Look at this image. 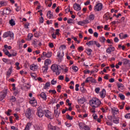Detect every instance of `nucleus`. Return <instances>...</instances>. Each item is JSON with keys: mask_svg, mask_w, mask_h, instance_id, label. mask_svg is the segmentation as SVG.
<instances>
[{"mask_svg": "<svg viewBox=\"0 0 130 130\" xmlns=\"http://www.w3.org/2000/svg\"><path fill=\"white\" fill-rule=\"evenodd\" d=\"M89 104L92 108H98L101 105V101L97 98H92L89 100Z\"/></svg>", "mask_w": 130, "mask_h": 130, "instance_id": "obj_1", "label": "nucleus"}, {"mask_svg": "<svg viewBox=\"0 0 130 130\" xmlns=\"http://www.w3.org/2000/svg\"><path fill=\"white\" fill-rule=\"evenodd\" d=\"M51 69L53 73H55V75H56V76H58V75L60 74L61 70L59 69V66L56 64H54L52 65Z\"/></svg>", "mask_w": 130, "mask_h": 130, "instance_id": "obj_2", "label": "nucleus"}, {"mask_svg": "<svg viewBox=\"0 0 130 130\" xmlns=\"http://www.w3.org/2000/svg\"><path fill=\"white\" fill-rule=\"evenodd\" d=\"M33 114H34V112H33V110L30 108H28L26 109L25 111V116L28 119H31L32 117H33Z\"/></svg>", "mask_w": 130, "mask_h": 130, "instance_id": "obj_3", "label": "nucleus"}, {"mask_svg": "<svg viewBox=\"0 0 130 130\" xmlns=\"http://www.w3.org/2000/svg\"><path fill=\"white\" fill-rule=\"evenodd\" d=\"M103 9V4L102 3H98L94 7V10L95 12H100Z\"/></svg>", "mask_w": 130, "mask_h": 130, "instance_id": "obj_4", "label": "nucleus"}, {"mask_svg": "<svg viewBox=\"0 0 130 130\" xmlns=\"http://www.w3.org/2000/svg\"><path fill=\"white\" fill-rule=\"evenodd\" d=\"M8 94V89H5L3 91L0 92V101H3Z\"/></svg>", "mask_w": 130, "mask_h": 130, "instance_id": "obj_5", "label": "nucleus"}, {"mask_svg": "<svg viewBox=\"0 0 130 130\" xmlns=\"http://www.w3.org/2000/svg\"><path fill=\"white\" fill-rule=\"evenodd\" d=\"M3 37L4 38L10 37L12 39H14V33L11 31L6 32L4 34Z\"/></svg>", "mask_w": 130, "mask_h": 130, "instance_id": "obj_6", "label": "nucleus"}, {"mask_svg": "<svg viewBox=\"0 0 130 130\" xmlns=\"http://www.w3.org/2000/svg\"><path fill=\"white\" fill-rule=\"evenodd\" d=\"M80 129L82 130H90V127L88 125L83 124V123H80L79 124Z\"/></svg>", "mask_w": 130, "mask_h": 130, "instance_id": "obj_7", "label": "nucleus"}, {"mask_svg": "<svg viewBox=\"0 0 130 130\" xmlns=\"http://www.w3.org/2000/svg\"><path fill=\"white\" fill-rule=\"evenodd\" d=\"M44 112L42 109H40L39 108H38L37 109V115L38 116V117L41 118L43 117V115H44Z\"/></svg>", "mask_w": 130, "mask_h": 130, "instance_id": "obj_8", "label": "nucleus"}, {"mask_svg": "<svg viewBox=\"0 0 130 130\" xmlns=\"http://www.w3.org/2000/svg\"><path fill=\"white\" fill-rule=\"evenodd\" d=\"M44 114L46 116V117H47V118H49V119H51V112H50V111L48 110H44Z\"/></svg>", "mask_w": 130, "mask_h": 130, "instance_id": "obj_9", "label": "nucleus"}, {"mask_svg": "<svg viewBox=\"0 0 130 130\" xmlns=\"http://www.w3.org/2000/svg\"><path fill=\"white\" fill-rule=\"evenodd\" d=\"M29 104H31V106H33V107H36V106H37V101L35 100V98H32L29 100Z\"/></svg>", "mask_w": 130, "mask_h": 130, "instance_id": "obj_10", "label": "nucleus"}, {"mask_svg": "<svg viewBox=\"0 0 130 130\" xmlns=\"http://www.w3.org/2000/svg\"><path fill=\"white\" fill-rule=\"evenodd\" d=\"M77 24L80 25V26H84V25H86V24H89V20L86 19L82 21H77Z\"/></svg>", "mask_w": 130, "mask_h": 130, "instance_id": "obj_11", "label": "nucleus"}, {"mask_svg": "<svg viewBox=\"0 0 130 130\" xmlns=\"http://www.w3.org/2000/svg\"><path fill=\"white\" fill-rule=\"evenodd\" d=\"M109 46L110 47L108 48L106 51L107 53L110 54L112 51H114V50H115V48H114V47H112V45H110Z\"/></svg>", "mask_w": 130, "mask_h": 130, "instance_id": "obj_12", "label": "nucleus"}, {"mask_svg": "<svg viewBox=\"0 0 130 130\" xmlns=\"http://www.w3.org/2000/svg\"><path fill=\"white\" fill-rule=\"evenodd\" d=\"M116 85H117V87L119 91H123V90L124 88V85H123V84L118 82V83H117Z\"/></svg>", "mask_w": 130, "mask_h": 130, "instance_id": "obj_13", "label": "nucleus"}, {"mask_svg": "<svg viewBox=\"0 0 130 130\" xmlns=\"http://www.w3.org/2000/svg\"><path fill=\"white\" fill-rule=\"evenodd\" d=\"M40 97L43 100L46 101L47 99V96L46 95V93L44 92H42L39 94Z\"/></svg>", "mask_w": 130, "mask_h": 130, "instance_id": "obj_14", "label": "nucleus"}, {"mask_svg": "<svg viewBox=\"0 0 130 130\" xmlns=\"http://www.w3.org/2000/svg\"><path fill=\"white\" fill-rule=\"evenodd\" d=\"M43 55L44 56H45V57H51V56L52 55V53L51 52H48L47 53L43 52Z\"/></svg>", "mask_w": 130, "mask_h": 130, "instance_id": "obj_15", "label": "nucleus"}, {"mask_svg": "<svg viewBox=\"0 0 130 130\" xmlns=\"http://www.w3.org/2000/svg\"><path fill=\"white\" fill-rule=\"evenodd\" d=\"M100 95L101 96V98H102V99H103L104 98H105V95H106V90L103 89L102 90V91L100 92Z\"/></svg>", "mask_w": 130, "mask_h": 130, "instance_id": "obj_16", "label": "nucleus"}, {"mask_svg": "<svg viewBox=\"0 0 130 130\" xmlns=\"http://www.w3.org/2000/svg\"><path fill=\"white\" fill-rule=\"evenodd\" d=\"M64 55V53L63 52V51H58L57 52V56L59 58H61V57H63V56Z\"/></svg>", "mask_w": 130, "mask_h": 130, "instance_id": "obj_17", "label": "nucleus"}, {"mask_svg": "<svg viewBox=\"0 0 130 130\" xmlns=\"http://www.w3.org/2000/svg\"><path fill=\"white\" fill-rule=\"evenodd\" d=\"M73 8L75 11H80L81 10V5L78 4H75L73 6Z\"/></svg>", "mask_w": 130, "mask_h": 130, "instance_id": "obj_18", "label": "nucleus"}, {"mask_svg": "<svg viewBox=\"0 0 130 130\" xmlns=\"http://www.w3.org/2000/svg\"><path fill=\"white\" fill-rule=\"evenodd\" d=\"M2 60L5 63H7V64H12V61H11V59H9L6 58H3L2 59Z\"/></svg>", "mask_w": 130, "mask_h": 130, "instance_id": "obj_19", "label": "nucleus"}, {"mask_svg": "<svg viewBox=\"0 0 130 130\" xmlns=\"http://www.w3.org/2000/svg\"><path fill=\"white\" fill-rule=\"evenodd\" d=\"M30 69L31 71H37V70H38V66L37 65L32 64L30 66Z\"/></svg>", "mask_w": 130, "mask_h": 130, "instance_id": "obj_20", "label": "nucleus"}, {"mask_svg": "<svg viewBox=\"0 0 130 130\" xmlns=\"http://www.w3.org/2000/svg\"><path fill=\"white\" fill-rule=\"evenodd\" d=\"M4 13L5 15H10L11 14V9L10 8H7L4 10Z\"/></svg>", "mask_w": 130, "mask_h": 130, "instance_id": "obj_21", "label": "nucleus"}, {"mask_svg": "<svg viewBox=\"0 0 130 130\" xmlns=\"http://www.w3.org/2000/svg\"><path fill=\"white\" fill-rule=\"evenodd\" d=\"M31 126H32V123L28 122L26 123V125L24 130H30Z\"/></svg>", "mask_w": 130, "mask_h": 130, "instance_id": "obj_22", "label": "nucleus"}, {"mask_svg": "<svg viewBox=\"0 0 130 130\" xmlns=\"http://www.w3.org/2000/svg\"><path fill=\"white\" fill-rule=\"evenodd\" d=\"M95 43V41H90L89 42H88L86 43V45H88V46H92L94 45Z\"/></svg>", "mask_w": 130, "mask_h": 130, "instance_id": "obj_23", "label": "nucleus"}, {"mask_svg": "<svg viewBox=\"0 0 130 130\" xmlns=\"http://www.w3.org/2000/svg\"><path fill=\"white\" fill-rule=\"evenodd\" d=\"M60 114V111H57V110H54V115L56 118H58Z\"/></svg>", "mask_w": 130, "mask_h": 130, "instance_id": "obj_24", "label": "nucleus"}, {"mask_svg": "<svg viewBox=\"0 0 130 130\" xmlns=\"http://www.w3.org/2000/svg\"><path fill=\"white\" fill-rule=\"evenodd\" d=\"M78 102L80 104H84V103H85V98H81V99H78Z\"/></svg>", "mask_w": 130, "mask_h": 130, "instance_id": "obj_25", "label": "nucleus"}, {"mask_svg": "<svg viewBox=\"0 0 130 130\" xmlns=\"http://www.w3.org/2000/svg\"><path fill=\"white\" fill-rule=\"evenodd\" d=\"M47 17L48 18V19H51L52 17H53V15H52V13H51V11H48L47 14Z\"/></svg>", "mask_w": 130, "mask_h": 130, "instance_id": "obj_26", "label": "nucleus"}, {"mask_svg": "<svg viewBox=\"0 0 130 130\" xmlns=\"http://www.w3.org/2000/svg\"><path fill=\"white\" fill-rule=\"evenodd\" d=\"M112 113L113 114V115L117 114V113H118V110L115 109V108L112 109Z\"/></svg>", "mask_w": 130, "mask_h": 130, "instance_id": "obj_27", "label": "nucleus"}, {"mask_svg": "<svg viewBox=\"0 0 130 130\" xmlns=\"http://www.w3.org/2000/svg\"><path fill=\"white\" fill-rule=\"evenodd\" d=\"M48 128L49 130H56V127L51 125V124H48Z\"/></svg>", "mask_w": 130, "mask_h": 130, "instance_id": "obj_28", "label": "nucleus"}, {"mask_svg": "<svg viewBox=\"0 0 130 130\" xmlns=\"http://www.w3.org/2000/svg\"><path fill=\"white\" fill-rule=\"evenodd\" d=\"M48 87H50V82H46L43 87L44 89H46L48 88Z\"/></svg>", "mask_w": 130, "mask_h": 130, "instance_id": "obj_29", "label": "nucleus"}, {"mask_svg": "<svg viewBox=\"0 0 130 130\" xmlns=\"http://www.w3.org/2000/svg\"><path fill=\"white\" fill-rule=\"evenodd\" d=\"M9 24L10 25H11V26H15V25H16V23L15 22V20H14V19H11L10 21H9Z\"/></svg>", "mask_w": 130, "mask_h": 130, "instance_id": "obj_30", "label": "nucleus"}, {"mask_svg": "<svg viewBox=\"0 0 130 130\" xmlns=\"http://www.w3.org/2000/svg\"><path fill=\"white\" fill-rule=\"evenodd\" d=\"M5 6H7V2L5 1H0V7H5Z\"/></svg>", "mask_w": 130, "mask_h": 130, "instance_id": "obj_31", "label": "nucleus"}, {"mask_svg": "<svg viewBox=\"0 0 130 130\" xmlns=\"http://www.w3.org/2000/svg\"><path fill=\"white\" fill-rule=\"evenodd\" d=\"M86 52L88 55H91V54H92V49L89 48L87 49Z\"/></svg>", "mask_w": 130, "mask_h": 130, "instance_id": "obj_32", "label": "nucleus"}, {"mask_svg": "<svg viewBox=\"0 0 130 130\" xmlns=\"http://www.w3.org/2000/svg\"><path fill=\"white\" fill-rule=\"evenodd\" d=\"M51 63V60L50 59H46L45 61L44 64H46L47 66H48L49 64H50Z\"/></svg>", "mask_w": 130, "mask_h": 130, "instance_id": "obj_33", "label": "nucleus"}, {"mask_svg": "<svg viewBox=\"0 0 130 130\" xmlns=\"http://www.w3.org/2000/svg\"><path fill=\"white\" fill-rule=\"evenodd\" d=\"M123 64H127L128 63L130 64V61L127 60V59H124L123 60Z\"/></svg>", "mask_w": 130, "mask_h": 130, "instance_id": "obj_34", "label": "nucleus"}, {"mask_svg": "<svg viewBox=\"0 0 130 130\" xmlns=\"http://www.w3.org/2000/svg\"><path fill=\"white\" fill-rule=\"evenodd\" d=\"M16 101V97L14 96H10V102H15Z\"/></svg>", "mask_w": 130, "mask_h": 130, "instance_id": "obj_35", "label": "nucleus"}, {"mask_svg": "<svg viewBox=\"0 0 130 130\" xmlns=\"http://www.w3.org/2000/svg\"><path fill=\"white\" fill-rule=\"evenodd\" d=\"M89 19L90 21H93L95 19V15L94 14H91L89 16Z\"/></svg>", "mask_w": 130, "mask_h": 130, "instance_id": "obj_36", "label": "nucleus"}, {"mask_svg": "<svg viewBox=\"0 0 130 130\" xmlns=\"http://www.w3.org/2000/svg\"><path fill=\"white\" fill-rule=\"evenodd\" d=\"M118 96L121 99V100H124V99H125V96H124V95H123L121 93L119 94L118 95Z\"/></svg>", "mask_w": 130, "mask_h": 130, "instance_id": "obj_37", "label": "nucleus"}, {"mask_svg": "<svg viewBox=\"0 0 130 130\" xmlns=\"http://www.w3.org/2000/svg\"><path fill=\"white\" fill-rule=\"evenodd\" d=\"M118 48L120 49L121 48H122V50H125V46H124V45L122 46L121 44L118 45Z\"/></svg>", "mask_w": 130, "mask_h": 130, "instance_id": "obj_38", "label": "nucleus"}, {"mask_svg": "<svg viewBox=\"0 0 130 130\" xmlns=\"http://www.w3.org/2000/svg\"><path fill=\"white\" fill-rule=\"evenodd\" d=\"M113 122L114 123H115L116 124H117L119 123V119L118 118H115L113 120Z\"/></svg>", "mask_w": 130, "mask_h": 130, "instance_id": "obj_39", "label": "nucleus"}, {"mask_svg": "<svg viewBox=\"0 0 130 130\" xmlns=\"http://www.w3.org/2000/svg\"><path fill=\"white\" fill-rule=\"evenodd\" d=\"M43 68L44 69V72H47L48 71V65L45 64Z\"/></svg>", "mask_w": 130, "mask_h": 130, "instance_id": "obj_40", "label": "nucleus"}, {"mask_svg": "<svg viewBox=\"0 0 130 130\" xmlns=\"http://www.w3.org/2000/svg\"><path fill=\"white\" fill-rule=\"evenodd\" d=\"M100 41L101 42H102L103 43L105 42V41H106V39H105V38L104 37H102L100 38Z\"/></svg>", "mask_w": 130, "mask_h": 130, "instance_id": "obj_41", "label": "nucleus"}, {"mask_svg": "<svg viewBox=\"0 0 130 130\" xmlns=\"http://www.w3.org/2000/svg\"><path fill=\"white\" fill-rule=\"evenodd\" d=\"M4 48H5L6 49H9V50L12 49V46H8V45H4Z\"/></svg>", "mask_w": 130, "mask_h": 130, "instance_id": "obj_42", "label": "nucleus"}, {"mask_svg": "<svg viewBox=\"0 0 130 130\" xmlns=\"http://www.w3.org/2000/svg\"><path fill=\"white\" fill-rule=\"evenodd\" d=\"M56 83H57V81L54 79L52 80L51 81V85H55Z\"/></svg>", "mask_w": 130, "mask_h": 130, "instance_id": "obj_43", "label": "nucleus"}, {"mask_svg": "<svg viewBox=\"0 0 130 130\" xmlns=\"http://www.w3.org/2000/svg\"><path fill=\"white\" fill-rule=\"evenodd\" d=\"M95 92L96 93V94H99V92H100V88L96 87L95 89Z\"/></svg>", "mask_w": 130, "mask_h": 130, "instance_id": "obj_44", "label": "nucleus"}, {"mask_svg": "<svg viewBox=\"0 0 130 130\" xmlns=\"http://www.w3.org/2000/svg\"><path fill=\"white\" fill-rule=\"evenodd\" d=\"M67 119H69V120H73V117L70 116V115H67Z\"/></svg>", "mask_w": 130, "mask_h": 130, "instance_id": "obj_45", "label": "nucleus"}, {"mask_svg": "<svg viewBox=\"0 0 130 130\" xmlns=\"http://www.w3.org/2000/svg\"><path fill=\"white\" fill-rule=\"evenodd\" d=\"M124 117L125 118L130 119V113L126 114L124 116Z\"/></svg>", "mask_w": 130, "mask_h": 130, "instance_id": "obj_46", "label": "nucleus"}, {"mask_svg": "<svg viewBox=\"0 0 130 130\" xmlns=\"http://www.w3.org/2000/svg\"><path fill=\"white\" fill-rule=\"evenodd\" d=\"M12 56H17V54H18V53L17 52V51H14L12 53Z\"/></svg>", "mask_w": 130, "mask_h": 130, "instance_id": "obj_47", "label": "nucleus"}, {"mask_svg": "<svg viewBox=\"0 0 130 130\" xmlns=\"http://www.w3.org/2000/svg\"><path fill=\"white\" fill-rule=\"evenodd\" d=\"M48 45L50 48H53L54 47V45H53V43H49Z\"/></svg>", "mask_w": 130, "mask_h": 130, "instance_id": "obj_48", "label": "nucleus"}, {"mask_svg": "<svg viewBox=\"0 0 130 130\" xmlns=\"http://www.w3.org/2000/svg\"><path fill=\"white\" fill-rule=\"evenodd\" d=\"M74 20L72 19H69L67 20V22L68 24H72Z\"/></svg>", "mask_w": 130, "mask_h": 130, "instance_id": "obj_49", "label": "nucleus"}, {"mask_svg": "<svg viewBox=\"0 0 130 130\" xmlns=\"http://www.w3.org/2000/svg\"><path fill=\"white\" fill-rule=\"evenodd\" d=\"M73 71H74L76 73L78 72V68L76 66H74L72 68Z\"/></svg>", "mask_w": 130, "mask_h": 130, "instance_id": "obj_50", "label": "nucleus"}, {"mask_svg": "<svg viewBox=\"0 0 130 130\" xmlns=\"http://www.w3.org/2000/svg\"><path fill=\"white\" fill-rule=\"evenodd\" d=\"M94 45H96V46H97V47H101V45H100V44L98 42H97L96 41H95V43H94Z\"/></svg>", "mask_w": 130, "mask_h": 130, "instance_id": "obj_51", "label": "nucleus"}, {"mask_svg": "<svg viewBox=\"0 0 130 130\" xmlns=\"http://www.w3.org/2000/svg\"><path fill=\"white\" fill-rule=\"evenodd\" d=\"M43 22H44V18H43V17L41 16L40 18V23H43Z\"/></svg>", "mask_w": 130, "mask_h": 130, "instance_id": "obj_52", "label": "nucleus"}, {"mask_svg": "<svg viewBox=\"0 0 130 130\" xmlns=\"http://www.w3.org/2000/svg\"><path fill=\"white\" fill-rule=\"evenodd\" d=\"M27 37H28L29 40H31V38H32V37H33V35H32L31 34H28Z\"/></svg>", "mask_w": 130, "mask_h": 130, "instance_id": "obj_53", "label": "nucleus"}, {"mask_svg": "<svg viewBox=\"0 0 130 130\" xmlns=\"http://www.w3.org/2000/svg\"><path fill=\"white\" fill-rule=\"evenodd\" d=\"M49 92V93H52V94H56V91L55 90H50Z\"/></svg>", "mask_w": 130, "mask_h": 130, "instance_id": "obj_54", "label": "nucleus"}, {"mask_svg": "<svg viewBox=\"0 0 130 130\" xmlns=\"http://www.w3.org/2000/svg\"><path fill=\"white\" fill-rule=\"evenodd\" d=\"M79 87H80V85L79 84H76L75 85V90L76 91H79Z\"/></svg>", "mask_w": 130, "mask_h": 130, "instance_id": "obj_55", "label": "nucleus"}, {"mask_svg": "<svg viewBox=\"0 0 130 130\" xmlns=\"http://www.w3.org/2000/svg\"><path fill=\"white\" fill-rule=\"evenodd\" d=\"M65 81L67 83H68V82H70V78H69V77H68V75H66V79H65Z\"/></svg>", "mask_w": 130, "mask_h": 130, "instance_id": "obj_56", "label": "nucleus"}, {"mask_svg": "<svg viewBox=\"0 0 130 130\" xmlns=\"http://www.w3.org/2000/svg\"><path fill=\"white\" fill-rule=\"evenodd\" d=\"M114 42H116V43H117V42H118V41H119V40L118 39V38L115 37L114 39Z\"/></svg>", "mask_w": 130, "mask_h": 130, "instance_id": "obj_57", "label": "nucleus"}, {"mask_svg": "<svg viewBox=\"0 0 130 130\" xmlns=\"http://www.w3.org/2000/svg\"><path fill=\"white\" fill-rule=\"evenodd\" d=\"M64 77L63 76L61 75L60 76L58 77V79L60 80V81H62V80H63Z\"/></svg>", "mask_w": 130, "mask_h": 130, "instance_id": "obj_58", "label": "nucleus"}, {"mask_svg": "<svg viewBox=\"0 0 130 130\" xmlns=\"http://www.w3.org/2000/svg\"><path fill=\"white\" fill-rule=\"evenodd\" d=\"M52 38H53V39H56V35H55L54 33H53L52 34Z\"/></svg>", "mask_w": 130, "mask_h": 130, "instance_id": "obj_59", "label": "nucleus"}, {"mask_svg": "<svg viewBox=\"0 0 130 130\" xmlns=\"http://www.w3.org/2000/svg\"><path fill=\"white\" fill-rule=\"evenodd\" d=\"M120 39H123V34L121 33L119 35Z\"/></svg>", "mask_w": 130, "mask_h": 130, "instance_id": "obj_60", "label": "nucleus"}, {"mask_svg": "<svg viewBox=\"0 0 130 130\" xmlns=\"http://www.w3.org/2000/svg\"><path fill=\"white\" fill-rule=\"evenodd\" d=\"M88 32L89 34H93V29L92 28H89L88 29Z\"/></svg>", "mask_w": 130, "mask_h": 130, "instance_id": "obj_61", "label": "nucleus"}, {"mask_svg": "<svg viewBox=\"0 0 130 130\" xmlns=\"http://www.w3.org/2000/svg\"><path fill=\"white\" fill-rule=\"evenodd\" d=\"M84 73L85 75H87V74H90V71L89 70H84Z\"/></svg>", "mask_w": 130, "mask_h": 130, "instance_id": "obj_62", "label": "nucleus"}, {"mask_svg": "<svg viewBox=\"0 0 130 130\" xmlns=\"http://www.w3.org/2000/svg\"><path fill=\"white\" fill-rule=\"evenodd\" d=\"M93 36H94V37H96V38L98 37V32H94L93 33Z\"/></svg>", "mask_w": 130, "mask_h": 130, "instance_id": "obj_63", "label": "nucleus"}, {"mask_svg": "<svg viewBox=\"0 0 130 130\" xmlns=\"http://www.w3.org/2000/svg\"><path fill=\"white\" fill-rule=\"evenodd\" d=\"M37 129L38 130H42L43 128H42V127L41 126H37Z\"/></svg>", "mask_w": 130, "mask_h": 130, "instance_id": "obj_64", "label": "nucleus"}]
</instances>
